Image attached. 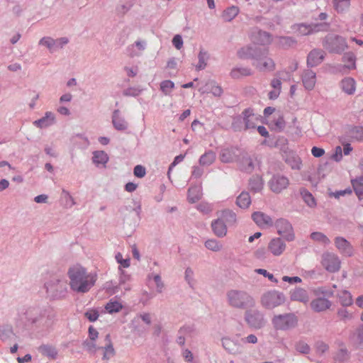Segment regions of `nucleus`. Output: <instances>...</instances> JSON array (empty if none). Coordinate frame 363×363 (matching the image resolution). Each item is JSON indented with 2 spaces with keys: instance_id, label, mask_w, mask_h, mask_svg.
Returning <instances> with one entry per match:
<instances>
[{
  "instance_id": "37998d69",
  "label": "nucleus",
  "mask_w": 363,
  "mask_h": 363,
  "mask_svg": "<svg viewBox=\"0 0 363 363\" xmlns=\"http://www.w3.org/2000/svg\"><path fill=\"white\" fill-rule=\"evenodd\" d=\"M208 58L209 56L208 52L203 50H201L198 55L199 63L196 66V69L197 71L204 69L207 65V61Z\"/></svg>"
},
{
  "instance_id": "3c124183",
  "label": "nucleus",
  "mask_w": 363,
  "mask_h": 363,
  "mask_svg": "<svg viewBox=\"0 0 363 363\" xmlns=\"http://www.w3.org/2000/svg\"><path fill=\"white\" fill-rule=\"evenodd\" d=\"M238 12L239 10L238 7H229L224 11L223 18L225 21H230L238 14Z\"/></svg>"
},
{
  "instance_id": "603ef678",
  "label": "nucleus",
  "mask_w": 363,
  "mask_h": 363,
  "mask_svg": "<svg viewBox=\"0 0 363 363\" xmlns=\"http://www.w3.org/2000/svg\"><path fill=\"white\" fill-rule=\"evenodd\" d=\"M123 308L122 304L116 301H112L111 300L109 302H108L105 306V309L108 311L109 313H118Z\"/></svg>"
},
{
  "instance_id": "2eb2a0df",
  "label": "nucleus",
  "mask_w": 363,
  "mask_h": 363,
  "mask_svg": "<svg viewBox=\"0 0 363 363\" xmlns=\"http://www.w3.org/2000/svg\"><path fill=\"white\" fill-rule=\"evenodd\" d=\"M236 162L242 172L251 173L255 169L254 160L246 152L242 151L238 155Z\"/></svg>"
},
{
  "instance_id": "39448f33",
  "label": "nucleus",
  "mask_w": 363,
  "mask_h": 363,
  "mask_svg": "<svg viewBox=\"0 0 363 363\" xmlns=\"http://www.w3.org/2000/svg\"><path fill=\"white\" fill-rule=\"evenodd\" d=\"M323 48L330 53L342 54L348 48L345 38L334 33H329L325 36L322 42Z\"/></svg>"
},
{
  "instance_id": "c85d7f7f",
  "label": "nucleus",
  "mask_w": 363,
  "mask_h": 363,
  "mask_svg": "<svg viewBox=\"0 0 363 363\" xmlns=\"http://www.w3.org/2000/svg\"><path fill=\"white\" fill-rule=\"evenodd\" d=\"M55 123V115L52 112L48 111L45 113V116L36 120L33 124L40 128H45L52 125Z\"/></svg>"
},
{
  "instance_id": "69168bd1",
  "label": "nucleus",
  "mask_w": 363,
  "mask_h": 363,
  "mask_svg": "<svg viewBox=\"0 0 363 363\" xmlns=\"http://www.w3.org/2000/svg\"><path fill=\"white\" fill-rule=\"evenodd\" d=\"M83 345L90 353H95L97 350L101 349V347H97L94 341L92 340L84 341Z\"/></svg>"
},
{
  "instance_id": "f8f14e48",
  "label": "nucleus",
  "mask_w": 363,
  "mask_h": 363,
  "mask_svg": "<svg viewBox=\"0 0 363 363\" xmlns=\"http://www.w3.org/2000/svg\"><path fill=\"white\" fill-rule=\"evenodd\" d=\"M289 185V179L287 177L279 173L272 175L268 182L270 190L275 194H280Z\"/></svg>"
},
{
  "instance_id": "79ce46f5",
  "label": "nucleus",
  "mask_w": 363,
  "mask_h": 363,
  "mask_svg": "<svg viewBox=\"0 0 363 363\" xmlns=\"http://www.w3.org/2000/svg\"><path fill=\"white\" fill-rule=\"evenodd\" d=\"M38 45L46 47L50 53H53L56 51L55 39L50 36L42 38L39 40Z\"/></svg>"
},
{
  "instance_id": "09e8293b",
  "label": "nucleus",
  "mask_w": 363,
  "mask_h": 363,
  "mask_svg": "<svg viewBox=\"0 0 363 363\" xmlns=\"http://www.w3.org/2000/svg\"><path fill=\"white\" fill-rule=\"evenodd\" d=\"M206 90L209 91L215 96H220L223 94L222 88L215 82L211 81L206 84Z\"/></svg>"
},
{
  "instance_id": "8fccbe9b",
  "label": "nucleus",
  "mask_w": 363,
  "mask_h": 363,
  "mask_svg": "<svg viewBox=\"0 0 363 363\" xmlns=\"http://www.w3.org/2000/svg\"><path fill=\"white\" fill-rule=\"evenodd\" d=\"M311 33L312 34L318 33V32H325L328 31L330 28V24L328 23H311Z\"/></svg>"
},
{
  "instance_id": "4c0bfd02",
  "label": "nucleus",
  "mask_w": 363,
  "mask_h": 363,
  "mask_svg": "<svg viewBox=\"0 0 363 363\" xmlns=\"http://www.w3.org/2000/svg\"><path fill=\"white\" fill-rule=\"evenodd\" d=\"M264 183L262 177L253 176L249 181V187L254 192H259L263 189Z\"/></svg>"
},
{
  "instance_id": "338daca9",
  "label": "nucleus",
  "mask_w": 363,
  "mask_h": 363,
  "mask_svg": "<svg viewBox=\"0 0 363 363\" xmlns=\"http://www.w3.org/2000/svg\"><path fill=\"white\" fill-rule=\"evenodd\" d=\"M352 185L356 195L359 199H363V185L359 184L357 182L352 181Z\"/></svg>"
},
{
  "instance_id": "393cba45",
  "label": "nucleus",
  "mask_w": 363,
  "mask_h": 363,
  "mask_svg": "<svg viewBox=\"0 0 363 363\" xmlns=\"http://www.w3.org/2000/svg\"><path fill=\"white\" fill-rule=\"evenodd\" d=\"M331 305V301L325 298H317L311 302V308L318 313L329 309Z\"/></svg>"
},
{
  "instance_id": "bb28decb",
  "label": "nucleus",
  "mask_w": 363,
  "mask_h": 363,
  "mask_svg": "<svg viewBox=\"0 0 363 363\" xmlns=\"http://www.w3.org/2000/svg\"><path fill=\"white\" fill-rule=\"evenodd\" d=\"M211 228L213 233L218 238H223L227 233V225L221 218L213 220L211 222Z\"/></svg>"
},
{
  "instance_id": "2f4dec72",
  "label": "nucleus",
  "mask_w": 363,
  "mask_h": 363,
  "mask_svg": "<svg viewBox=\"0 0 363 363\" xmlns=\"http://www.w3.org/2000/svg\"><path fill=\"white\" fill-rule=\"evenodd\" d=\"M291 299L302 303H306L309 301L307 291L301 288H296L291 291Z\"/></svg>"
},
{
  "instance_id": "ddd939ff",
  "label": "nucleus",
  "mask_w": 363,
  "mask_h": 363,
  "mask_svg": "<svg viewBox=\"0 0 363 363\" xmlns=\"http://www.w3.org/2000/svg\"><path fill=\"white\" fill-rule=\"evenodd\" d=\"M341 262L337 255L332 252L324 253L322 256V264L329 272H335L340 269Z\"/></svg>"
},
{
  "instance_id": "a18cd8bd",
  "label": "nucleus",
  "mask_w": 363,
  "mask_h": 363,
  "mask_svg": "<svg viewBox=\"0 0 363 363\" xmlns=\"http://www.w3.org/2000/svg\"><path fill=\"white\" fill-rule=\"evenodd\" d=\"M293 30L298 33L301 35H311V25L306 23L295 24L292 27Z\"/></svg>"
},
{
  "instance_id": "5701e85b",
  "label": "nucleus",
  "mask_w": 363,
  "mask_h": 363,
  "mask_svg": "<svg viewBox=\"0 0 363 363\" xmlns=\"http://www.w3.org/2000/svg\"><path fill=\"white\" fill-rule=\"evenodd\" d=\"M252 218L259 227L264 228L273 225V221L271 217L262 212H254L252 215Z\"/></svg>"
},
{
  "instance_id": "0eeeda50",
  "label": "nucleus",
  "mask_w": 363,
  "mask_h": 363,
  "mask_svg": "<svg viewBox=\"0 0 363 363\" xmlns=\"http://www.w3.org/2000/svg\"><path fill=\"white\" fill-rule=\"evenodd\" d=\"M40 313L37 315L35 330L44 331L48 330L54 323L55 319V313L47 308L40 307Z\"/></svg>"
},
{
  "instance_id": "9b49d317",
  "label": "nucleus",
  "mask_w": 363,
  "mask_h": 363,
  "mask_svg": "<svg viewBox=\"0 0 363 363\" xmlns=\"http://www.w3.org/2000/svg\"><path fill=\"white\" fill-rule=\"evenodd\" d=\"M39 314H40V306H30L23 308L19 311L18 318L26 325L30 326L35 329V323L38 322L36 316Z\"/></svg>"
},
{
  "instance_id": "20e7f679",
  "label": "nucleus",
  "mask_w": 363,
  "mask_h": 363,
  "mask_svg": "<svg viewBox=\"0 0 363 363\" xmlns=\"http://www.w3.org/2000/svg\"><path fill=\"white\" fill-rule=\"evenodd\" d=\"M43 289L45 296L50 301L62 300L66 298L68 292L67 281L58 277H53L46 281Z\"/></svg>"
},
{
  "instance_id": "cd10ccee",
  "label": "nucleus",
  "mask_w": 363,
  "mask_h": 363,
  "mask_svg": "<svg viewBox=\"0 0 363 363\" xmlns=\"http://www.w3.org/2000/svg\"><path fill=\"white\" fill-rule=\"evenodd\" d=\"M254 72L248 67H235L230 72V76L234 79H238L244 77H249L253 74Z\"/></svg>"
},
{
  "instance_id": "7ed1b4c3",
  "label": "nucleus",
  "mask_w": 363,
  "mask_h": 363,
  "mask_svg": "<svg viewBox=\"0 0 363 363\" xmlns=\"http://www.w3.org/2000/svg\"><path fill=\"white\" fill-rule=\"evenodd\" d=\"M225 301L228 306L234 309L246 310L255 306V298L245 290H228L225 293Z\"/></svg>"
},
{
  "instance_id": "e2e57ef3",
  "label": "nucleus",
  "mask_w": 363,
  "mask_h": 363,
  "mask_svg": "<svg viewBox=\"0 0 363 363\" xmlns=\"http://www.w3.org/2000/svg\"><path fill=\"white\" fill-rule=\"evenodd\" d=\"M337 315L342 320H351L353 318L352 313L345 308H340L337 310Z\"/></svg>"
},
{
  "instance_id": "a878e982",
  "label": "nucleus",
  "mask_w": 363,
  "mask_h": 363,
  "mask_svg": "<svg viewBox=\"0 0 363 363\" xmlns=\"http://www.w3.org/2000/svg\"><path fill=\"white\" fill-rule=\"evenodd\" d=\"M302 82L306 89L312 90L316 82L315 73L311 69L305 70L302 74Z\"/></svg>"
},
{
  "instance_id": "f257e3e1",
  "label": "nucleus",
  "mask_w": 363,
  "mask_h": 363,
  "mask_svg": "<svg viewBox=\"0 0 363 363\" xmlns=\"http://www.w3.org/2000/svg\"><path fill=\"white\" fill-rule=\"evenodd\" d=\"M237 56L240 60H252V65L260 72L273 71L275 63L268 57V50L255 45H245L237 51Z\"/></svg>"
},
{
  "instance_id": "423d86ee",
  "label": "nucleus",
  "mask_w": 363,
  "mask_h": 363,
  "mask_svg": "<svg viewBox=\"0 0 363 363\" xmlns=\"http://www.w3.org/2000/svg\"><path fill=\"white\" fill-rule=\"evenodd\" d=\"M272 323L275 330L286 331L296 327L298 318L291 313L276 315L272 318Z\"/></svg>"
},
{
  "instance_id": "b1692460",
  "label": "nucleus",
  "mask_w": 363,
  "mask_h": 363,
  "mask_svg": "<svg viewBox=\"0 0 363 363\" xmlns=\"http://www.w3.org/2000/svg\"><path fill=\"white\" fill-rule=\"evenodd\" d=\"M268 249L274 256H279L285 250L286 244L279 238H273L269 243Z\"/></svg>"
},
{
  "instance_id": "0e129e2a",
  "label": "nucleus",
  "mask_w": 363,
  "mask_h": 363,
  "mask_svg": "<svg viewBox=\"0 0 363 363\" xmlns=\"http://www.w3.org/2000/svg\"><path fill=\"white\" fill-rule=\"evenodd\" d=\"M356 342L359 345H363V325H359L353 334Z\"/></svg>"
},
{
  "instance_id": "a211bd4d",
  "label": "nucleus",
  "mask_w": 363,
  "mask_h": 363,
  "mask_svg": "<svg viewBox=\"0 0 363 363\" xmlns=\"http://www.w3.org/2000/svg\"><path fill=\"white\" fill-rule=\"evenodd\" d=\"M111 122L113 128L118 131H125L129 126L128 122L118 109L113 111Z\"/></svg>"
},
{
  "instance_id": "412c9836",
  "label": "nucleus",
  "mask_w": 363,
  "mask_h": 363,
  "mask_svg": "<svg viewBox=\"0 0 363 363\" xmlns=\"http://www.w3.org/2000/svg\"><path fill=\"white\" fill-rule=\"evenodd\" d=\"M285 162L289 164L292 169L299 170L302 166V162L300 157L294 152H286L284 155Z\"/></svg>"
},
{
  "instance_id": "864d4df0",
  "label": "nucleus",
  "mask_w": 363,
  "mask_h": 363,
  "mask_svg": "<svg viewBox=\"0 0 363 363\" xmlns=\"http://www.w3.org/2000/svg\"><path fill=\"white\" fill-rule=\"evenodd\" d=\"M295 349L298 352L303 354H308L311 352L310 346L303 340H298L295 343Z\"/></svg>"
},
{
  "instance_id": "7c9ffc66",
  "label": "nucleus",
  "mask_w": 363,
  "mask_h": 363,
  "mask_svg": "<svg viewBox=\"0 0 363 363\" xmlns=\"http://www.w3.org/2000/svg\"><path fill=\"white\" fill-rule=\"evenodd\" d=\"M355 80L352 77H345L340 82L341 89L349 95H352L356 89Z\"/></svg>"
},
{
  "instance_id": "f03ea898",
  "label": "nucleus",
  "mask_w": 363,
  "mask_h": 363,
  "mask_svg": "<svg viewBox=\"0 0 363 363\" xmlns=\"http://www.w3.org/2000/svg\"><path fill=\"white\" fill-rule=\"evenodd\" d=\"M70 289L77 294H85L94 286L97 277L96 274L87 272L81 265L70 267L67 271Z\"/></svg>"
},
{
  "instance_id": "de8ad7c7",
  "label": "nucleus",
  "mask_w": 363,
  "mask_h": 363,
  "mask_svg": "<svg viewBox=\"0 0 363 363\" xmlns=\"http://www.w3.org/2000/svg\"><path fill=\"white\" fill-rule=\"evenodd\" d=\"M311 238L315 242H318L325 245H328L330 243V239L323 233L313 232L311 234Z\"/></svg>"
},
{
  "instance_id": "72a5a7b5",
  "label": "nucleus",
  "mask_w": 363,
  "mask_h": 363,
  "mask_svg": "<svg viewBox=\"0 0 363 363\" xmlns=\"http://www.w3.org/2000/svg\"><path fill=\"white\" fill-rule=\"evenodd\" d=\"M38 351L43 356L55 359L57 355V350L50 345H42L38 347Z\"/></svg>"
},
{
  "instance_id": "680f3d73",
  "label": "nucleus",
  "mask_w": 363,
  "mask_h": 363,
  "mask_svg": "<svg viewBox=\"0 0 363 363\" xmlns=\"http://www.w3.org/2000/svg\"><path fill=\"white\" fill-rule=\"evenodd\" d=\"M296 41L291 37L281 36L279 37V44L283 48H287L292 45Z\"/></svg>"
},
{
  "instance_id": "f3484780",
  "label": "nucleus",
  "mask_w": 363,
  "mask_h": 363,
  "mask_svg": "<svg viewBox=\"0 0 363 363\" xmlns=\"http://www.w3.org/2000/svg\"><path fill=\"white\" fill-rule=\"evenodd\" d=\"M250 38L252 42L257 45H268L272 42L271 35L262 30L255 28L252 30Z\"/></svg>"
},
{
  "instance_id": "9d476101",
  "label": "nucleus",
  "mask_w": 363,
  "mask_h": 363,
  "mask_svg": "<svg viewBox=\"0 0 363 363\" xmlns=\"http://www.w3.org/2000/svg\"><path fill=\"white\" fill-rule=\"evenodd\" d=\"M244 318L247 325L255 329H261L266 324L264 313L257 309H246Z\"/></svg>"
},
{
  "instance_id": "6e6552de",
  "label": "nucleus",
  "mask_w": 363,
  "mask_h": 363,
  "mask_svg": "<svg viewBox=\"0 0 363 363\" xmlns=\"http://www.w3.org/2000/svg\"><path fill=\"white\" fill-rule=\"evenodd\" d=\"M260 301L265 308L273 309L284 303L285 296L283 293L272 290L263 294Z\"/></svg>"
},
{
  "instance_id": "c9c22d12",
  "label": "nucleus",
  "mask_w": 363,
  "mask_h": 363,
  "mask_svg": "<svg viewBox=\"0 0 363 363\" xmlns=\"http://www.w3.org/2000/svg\"><path fill=\"white\" fill-rule=\"evenodd\" d=\"M216 158V153L212 150H208L200 157L199 162L201 166H210L215 162Z\"/></svg>"
},
{
  "instance_id": "774afa93",
  "label": "nucleus",
  "mask_w": 363,
  "mask_h": 363,
  "mask_svg": "<svg viewBox=\"0 0 363 363\" xmlns=\"http://www.w3.org/2000/svg\"><path fill=\"white\" fill-rule=\"evenodd\" d=\"M84 316L90 321V322H94L96 321L99 316V312L95 310V309H92V310H89L87 311L85 313H84Z\"/></svg>"
},
{
  "instance_id": "ea45409f",
  "label": "nucleus",
  "mask_w": 363,
  "mask_h": 363,
  "mask_svg": "<svg viewBox=\"0 0 363 363\" xmlns=\"http://www.w3.org/2000/svg\"><path fill=\"white\" fill-rule=\"evenodd\" d=\"M226 225H233L236 222V214L233 211L225 209L222 211L220 218Z\"/></svg>"
},
{
  "instance_id": "c756f323",
  "label": "nucleus",
  "mask_w": 363,
  "mask_h": 363,
  "mask_svg": "<svg viewBox=\"0 0 363 363\" xmlns=\"http://www.w3.org/2000/svg\"><path fill=\"white\" fill-rule=\"evenodd\" d=\"M238 156L234 148H224L220 151V159L222 162L231 163L236 162Z\"/></svg>"
},
{
  "instance_id": "a19ab883",
  "label": "nucleus",
  "mask_w": 363,
  "mask_h": 363,
  "mask_svg": "<svg viewBox=\"0 0 363 363\" xmlns=\"http://www.w3.org/2000/svg\"><path fill=\"white\" fill-rule=\"evenodd\" d=\"M15 334L13 331L12 327L10 325L0 326V338L3 341H8L12 340Z\"/></svg>"
},
{
  "instance_id": "49530a36",
  "label": "nucleus",
  "mask_w": 363,
  "mask_h": 363,
  "mask_svg": "<svg viewBox=\"0 0 363 363\" xmlns=\"http://www.w3.org/2000/svg\"><path fill=\"white\" fill-rule=\"evenodd\" d=\"M339 300L342 306H348L352 304L353 300L351 294L347 291H342L339 295Z\"/></svg>"
},
{
  "instance_id": "6ab92c4d",
  "label": "nucleus",
  "mask_w": 363,
  "mask_h": 363,
  "mask_svg": "<svg viewBox=\"0 0 363 363\" xmlns=\"http://www.w3.org/2000/svg\"><path fill=\"white\" fill-rule=\"evenodd\" d=\"M325 53L323 50L313 49L307 56V67H314L319 65L324 60Z\"/></svg>"
},
{
  "instance_id": "f704fd0d",
  "label": "nucleus",
  "mask_w": 363,
  "mask_h": 363,
  "mask_svg": "<svg viewBox=\"0 0 363 363\" xmlns=\"http://www.w3.org/2000/svg\"><path fill=\"white\" fill-rule=\"evenodd\" d=\"M106 340L108 341V345H106L105 347H101V349L104 350L102 359L104 360H108L115 355L116 352L111 343L109 334L106 335Z\"/></svg>"
},
{
  "instance_id": "dca6fc26",
  "label": "nucleus",
  "mask_w": 363,
  "mask_h": 363,
  "mask_svg": "<svg viewBox=\"0 0 363 363\" xmlns=\"http://www.w3.org/2000/svg\"><path fill=\"white\" fill-rule=\"evenodd\" d=\"M335 245L340 253L345 257L354 255V250L351 243L343 237L337 236L334 240Z\"/></svg>"
},
{
  "instance_id": "6e6d98bb",
  "label": "nucleus",
  "mask_w": 363,
  "mask_h": 363,
  "mask_svg": "<svg viewBox=\"0 0 363 363\" xmlns=\"http://www.w3.org/2000/svg\"><path fill=\"white\" fill-rule=\"evenodd\" d=\"M350 0H333V5L337 12H343L350 6Z\"/></svg>"
},
{
  "instance_id": "1a4fd4ad",
  "label": "nucleus",
  "mask_w": 363,
  "mask_h": 363,
  "mask_svg": "<svg viewBox=\"0 0 363 363\" xmlns=\"http://www.w3.org/2000/svg\"><path fill=\"white\" fill-rule=\"evenodd\" d=\"M342 145L347 142L363 141V127L361 125H349L344 128L342 135L340 137Z\"/></svg>"
},
{
  "instance_id": "4d7b16f0",
  "label": "nucleus",
  "mask_w": 363,
  "mask_h": 363,
  "mask_svg": "<svg viewBox=\"0 0 363 363\" xmlns=\"http://www.w3.org/2000/svg\"><path fill=\"white\" fill-rule=\"evenodd\" d=\"M205 247L213 252L220 251L222 249V245L215 239H209L205 242Z\"/></svg>"
},
{
  "instance_id": "13d9d810",
  "label": "nucleus",
  "mask_w": 363,
  "mask_h": 363,
  "mask_svg": "<svg viewBox=\"0 0 363 363\" xmlns=\"http://www.w3.org/2000/svg\"><path fill=\"white\" fill-rule=\"evenodd\" d=\"M301 194L303 201L306 203V204L310 207H313L315 206V201L313 196V195L307 190L303 189L301 191Z\"/></svg>"
},
{
  "instance_id": "aec40b11",
  "label": "nucleus",
  "mask_w": 363,
  "mask_h": 363,
  "mask_svg": "<svg viewBox=\"0 0 363 363\" xmlns=\"http://www.w3.org/2000/svg\"><path fill=\"white\" fill-rule=\"evenodd\" d=\"M244 122V130L256 128L259 118L251 108H246L242 112Z\"/></svg>"
},
{
  "instance_id": "4be33fe9",
  "label": "nucleus",
  "mask_w": 363,
  "mask_h": 363,
  "mask_svg": "<svg viewBox=\"0 0 363 363\" xmlns=\"http://www.w3.org/2000/svg\"><path fill=\"white\" fill-rule=\"evenodd\" d=\"M221 341L223 348L229 353L233 354H239L242 353V347L238 341L229 337H223Z\"/></svg>"
},
{
  "instance_id": "bf43d9fd",
  "label": "nucleus",
  "mask_w": 363,
  "mask_h": 363,
  "mask_svg": "<svg viewBox=\"0 0 363 363\" xmlns=\"http://www.w3.org/2000/svg\"><path fill=\"white\" fill-rule=\"evenodd\" d=\"M351 71L350 69L348 68L345 64H337L333 67L332 72L334 74H340L342 75L348 74Z\"/></svg>"
},
{
  "instance_id": "5fc2aeb1",
  "label": "nucleus",
  "mask_w": 363,
  "mask_h": 363,
  "mask_svg": "<svg viewBox=\"0 0 363 363\" xmlns=\"http://www.w3.org/2000/svg\"><path fill=\"white\" fill-rule=\"evenodd\" d=\"M174 89V83L171 80H164L160 83V90L165 95H170Z\"/></svg>"
},
{
  "instance_id": "052dcab7",
  "label": "nucleus",
  "mask_w": 363,
  "mask_h": 363,
  "mask_svg": "<svg viewBox=\"0 0 363 363\" xmlns=\"http://www.w3.org/2000/svg\"><path fill=\"white\" fill-rule=\"evenodd\" d=\"M243 123V117L238 116L234 118L231 127L234 131H241L244 130Z\"/></svg>"
},
{
  "instance_id": "e433bc0d",
  "label": "nucleus",
  "mask_w": 363,
  "mask_h": 363,
  "mask_svg": "<svg viewBox=\"0 0 363 363\" xmlns=\"http://www.w3.org/2000/svg\"><path fill=\"white\" fill-rule=\"evenodd\" d=\"M356 60V56L352 52H347L344 53L342 57V61L351 70H354L357 68Z\"/></svg>"
},
{
  "instance_id": "c03bdc74",
  "label": "nucleus",
  "mask_w": 363,
  "mask_h": 363,
  "mask_svg": "<svg viewBox=\"0 0 363 363\" xmlns=\"http://www.w3.org/2000/svg\"><path fill=\"white\" fill-rule=\"evenodd\" d=\"M201 196V189L199 186H193L189 189L188 199L190 203H196Z\"/></svg>"
},
{
  "instance_id": "4468645a",
  "label": "nucleus",
  "mask_w": 363,
  "mask_h": 363,
  "mask_svg": "<svg viewBox=\"0 0 363 363\" xmlns=\"http://www.w3.org/2000/svg\"><path fill=\"white\" fill-rule=\"evenodd\" d=\"M277 233L288 241L294 240L295 235L291 224L286 219L280 218L275 223Z\"/></svg>"
},
{
  "instance_id": "473e14b6",
  "label": "nucleus",
  "mask_w": 363,
  "mask_h": 363,
  "mask_svg": "<svg viewBox=\"0 0 363 363\" xmlns=\"http://www.w3.org/2000/svg\"><path fill=\"white\" fill-rule=\"evenodd\" d=\"M108 155L104 151L97 150L93 152L92 161L96 166L102 165L105 167L108 162Z\"/></svg>"
},
{
  "instance_id": "58836bf2",
  "label": "nucleus",
  "mask_w": 363,
  "mask_h": 363,
  "mask_svg": "<svg viewBox=\"0 0 363 363\" xmlns=\"http://www.w3.org/2000/svg\"><path fill=\"white\" fill-rule=\"evenodd\" d=\"M237 205L242 208H247L251 203V198L249 193L242 192L236 199Z\"/></svg>"
}]
</instances>
